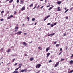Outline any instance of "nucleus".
Listing matches in <instances>:
<instances>
[{"mask_svg":"<svg viewBox=\"0 0 73 73\" xmlns=\"http://www.w3.org/2000/svg\"><path fill=\"white\" fill-rule=\"evenodd\" d=\"M22 65L23 64H19L18 65V66L19 67L18 68H17L15 69V70L16 71V70H18V69H20V68H21V66H22Z\"/></svg>","mask_w":73,"mask_h":73,"instance_id":"1","label":"nucleus"},{"mask_svg":"<svg viewBox=\"0 0 73 73\" xmlns=\"http://www.w3.org/2000/svg\"><path fill=\"white\" fill-rule=\"evenodd\" d=\"M41 65L40 64H38L36 66V68H38V69H39L40 67H41Z\"/></svg>","mask_w":73,"mask_h":73,"instance_id":"2","label":"nucleus"},{"mask_svg":"<svg viewBox=\"0 0 73 73\" xmlns=\"http://www.w3.org/2000/svg\"><path fill=\"white\" fill-rule=\"evenodd\" d=\"M25 9V5H24L21 9V10H22V11H24Z\"/></svg>","mask_w":73,"mask_h":73,"instance_id":"3","label":"nucleus"},{"mask_svg":"<svg viewBox=\"0 0 73 73\" xmlns=\"http://www.w3.org/2000/svg\"><path fill=\"white\" fill-rule=\"evenodd\" d=\"M59 63H60V62H57L56 63V64L54 66V67H57V66L58 65H59Z\"/></svg>","mask_w":73,"mask_h":73,"instance_id":"4","label":"nucleus"},{"mask_svg":"<svg viewBox=\"0 0 73 73\" xmlns=\"http://www.w3.org/2000/svg\"><path fill=\"white\" fill-rule=\"evenodd\" d=\"M20 4H23L24 3V0H21L20 1Z\"/></svg>","mask_w":73,"mask_h":73,"instance_id":"5","label":"nucleus"},{"mask_svg":"<svg viewBox=\"0 0 73 73\" xmlns=\"http://www.w3.org/2000/svg\"><path fill=\"white\" fill-rule=\"evenodd\" d=\"M27 71V70L26 69H24V70H21V72H26Z\"/></svg>","mask_w":73,"mask_h":73,"instance_id":"6","label":"nucleus"},{"mask_svg":"<svg viewBox=\"0 0 73 73\" xmlns=\"http://www.w3.org/2000/svg\"><path fill=\"white\" fill-rule=\"evenodd\" d=\"M34 58L33 57L31 58H30V60L31 61H33V60H34Z\"/></svg>","mask_w":73,"mask_h":73,"instance_id":"7","label":"nucleus"},{"mask_svg":"<svg viewBox=\"0 0 73 73\" xmlns=\"http://www.w3.org/2000/svg\"><path fill=\"white\" fill-rule=\"evenodd\" d=\"M55 34V33H54L52 34H49L48 35V36H53V35H54Z\"/></svg>","mask_w":73,"mask_h":73,"instance_id":"8","label":"nucleus"},{"mask_svg":"<svg viewBox=\"0 0 73 73\" xmlns=\"http://www.w3.org/2000/svg\"><path fill=\"white\" fill-rule=\"evenodd\" d=\"M23 45H24V46H27V44L25 42H23Z\"/></svg>","mask_w":73,"mask_h":73,"instance_id":"9","label":"nucleus"},{"mask_svg":"<svg viewBox=\"0 0 73 73\" xmlns=\"http://www.w3.org/2000/svg\"><path fill=\"white\" fill-rule=\"evenodd\" d=\"M50 53H47V56H46L47 58H48V57H49V55H50Z\"/></svg>","mask_w":73,"mask_h":73,"instance_id":"10","label":"nucleus"},{"mask_svg":"<svg viewBox=\"0 0 73 73\" xmlns=\"http://www.w3.org/2000/svg\"><path fill=\"white\" fill-rule=\"evenodd\" d=\"M60 7H58L57 11H61V9H60Z\"/></svg>","mask_w":73,"mask_h":73,"instance_id":"11","label":"nucleus"},{"mask_svg":"<svg viewBox=\"0 0 73 73\" xmlns=\"http://www.w3.org/2000/svg\"><path fill=\"white\" fill-rule=\"evenodd\" d=\"M57 4H61V1L60 2H56Z\"/></svg>","mask_w":73,"mask_h":73,"instance_id":"12","label":"nucleus"},{"mask_svg":"<svg viewBox=\"0 0 73 73\" xmlns=\"http://www.w3.org/2000/svg\"><path fill=\"white\" fill-rule=\"evenodd\" d=\"M49 47H48L46 50V52H48L49 51Z\"/></svg>","mask_w":73,"mask_h":73,"instance_id":"13","label":"nucleus"},{"mask_svg":"<svg viewBox=\"0 0 73 73\" xmlns=\"http://www.w3.org/2000/svg\"><path fill=\"white\" fill-rule=\"evenodd\" d=\"M22 33V32H21V31H19V32H17V33H18V34H20V35Z\"/></svg>","mask_w":73,"mask_h":73,"instance_id":"14","label":"nucleus"},{"mask_svg":"<svg viewBox=\"0 0 73 73\" xmlns=\"http://www.w3.org/2000/svg\"><path fill=\"white\" fill-rule=\"evenodd\" d=\"M53 7H54V6H53L51 7L50 8L48 9L49 10H51V9H52V8H53Z\"/></svg>","mask_w":73,"mask_h":73,"instance_id":"15","label":"nucleus"},{"mask_svg":"<svg viewBox=\"0 0 73 73\" xmlns=\"http://www.w3.org/2000/svg\"><path fill=\"white\" fill-rule=\"evenodd\" d=\"M13 73H18V71H15L13 72Z\"/></svg>","mask_w":73,"mask_h":73,"instance_id":"16","label":"nucleus"},{"mask_svg":"<svg viewBox=\"0 0 73 73\" xmlns=\"http://www.w3.org/2000/svg\"><path fill=\"white\" fill-rule=\"evenodd\" d=\"M70 64H73V60H71L70 61Z\"/></svg>","mask_w":73,"mask_h":73,"instance_id":"17","label":"nucleus"},{"mask_svg":"<svg viewBox=\"0 0 73 73\" xmlns=\"http://www.w3.org/2000/svg\"><path fill=\"white\" fill-rule=\"evenodd\" d=\"M10 50H11V49H8V50L7 51V53H9V51H10Z\"/></svg>","mask_w":73,"mask_h":73,"instance_id":"18","label":"nucleus"},{"mask_svg":"<svg viewBox=\"0 0 73 73\" xmlns=\"http://www.w3.org/2000/svg\"><path fill=\"white\" fill-rule=\"evenodd\" d=\"M36 7H37V5H36L33 8V9H35V8H36Z\"/></svg>","mask_w":73,"mask_h":73,"instance_id":"19","label":"nucleus"},{"mask_svg":"<svg viewBox=\"0 0 73 73\" xmlns=\"http://www.w3.org/2000/svg\"><path fill=\"white\" fill-rule=\"evenodd\" d=\"M73 70L71 71L70 72H68V73H73Z\"/></svg>","mask_w":73,"mask_h":73,"instance_id":"20","label":"nucleus"},{"mask_svg":"<svg viewBox=\"0 0 73 73\" xmlns=\"http://www.w3.org/2000/svg\"><path fill=\"white\" fill-rule=\"evenodd\" d=\"M33 6V4H31L29 5V7H31Z\"/></svg>","mask_w":73,"mask_h":73,"instance_id":"21","label":"nucleus"},{"mask_svg":"<svg viewBox=\"0 0 73 73\" xmlns=\"http://www.w3.org/2000/svg\"><path fill=\"white\" fill-rule=\"evenodd\" d=\"M69 10L68 9H67L64 12V13H66V12H67Z\"/></svg>","mask_w":73,"mask_h":73,"instance_id":"22","label":"nucleus"},{"mask_svg":"<svg viewBox=\"0 0 73 73\" xmlns=\"http://www.w3.org/2000/svg\"><path fill=\"white\" fill-rule=\"evenodd\" d=\"M64 60L65 59H61L60 60V61H64Z\"/></svg>","mask_w":73,"mask_h":73,"instance_id":"23","label":"nucleus"},{"mask_svg":"<svg viewBox=\"0 0 73 73\" xmlns=\"http://www.w3.org/2000/svg\"><path fill=\"white\" fill-rule=\"evenodd\" d=\"M59 46H60V44H56V47H59Z\"/></svg>","mask_w":73,"mask_h":73,"instance_id":"24","label":"nucleus"},{"mask_svg":"<svg viewBox=\"0 0 73 73\" xmlns=\"http://www.w3.org/2000/svg\"><path fill=\"white\" fill-rule=\"evenodd\" d=\"M13 1V0H11L9 1V3H12V1Z\"/></svg>","mask_w":73,"mask_h":73,"instance_id":"25","label":"nucleus"},{"mask_svg":"<svg viewBox=\"0 0 73 73\" xmlns=\"http://www.w3.org/2000/svg\"><path fill=\"white\" fill-rule=\"evenodd\" d=\"M32 21H35V19L34 18L32 19Z\"/></svg>","mask_w":73,"mask_h":73,"instance_id":"26","label":"nucleus"},{"mask_svg":"<svg viewBox=\"0 0 73 73\" xmlns=\"http://www.w3.org/2000/svg\"><path fill=\"white\" fill-rule=\"evenodd\" d=\"M15 29H19V27H16L15 28Z\"/></svg>","mask_w":73,"mask_h":73,"instance_id":"27","label":"nucleus"},{"mask_svg":"<svg viewBox=\"0 0 73 73\" xmlns=\"http://www.w3.org/2000/svg\"><path fill=\"white\" fill-rule=\"evenodd\" d=\"M50 25L51 26V27H53L54 26V25H53V24H51Z\"/></svg>","mask_w":73,"mask_h":73,"instance_id":"28","label":"nucleus"},{"mask_svg":"<svg viewBox=\"0 0 73 73\" xmlns=\"http://www.w3.org/2000/svg\"><path fill=\"white\" fill-rule=\"evenodd\" d=\"M56 24H57V22H56L54 23V25H56Z\"/></svg>","mask_w":73,"mask_h":73,"instance_id":"29","label":"nucleus"},{"mask_svg":"<svg viewBox=\"0 0 73 73\" xmlns=\"http://www.w3.org/2000/svg\"><path fill=\"white\" fill-rule=\"evenodd\" d=\"M0 20H1V21H4V19H0Z\"/></svg>","mask_w":73,"mask_h":73,"instance_id":"30","label":"nucleus"},{"mask_svg":"<svg viewBox=\"0 0 73 73\" xmlns=\"http://www.w3.org/2000/svg\"><path fill=\"white\" fill-rule=\"evenodd\" d=\"M15 59H13L12 62H14V61H15Z\"/></svg>","mask_w":73,"mask_h":73,"instance_id":"31","label":"nucleus"},{"mask_svg":"<svg viewBox=\"0 0 73 73\" xmlns=\"http://www.w3.org/2000/svg\"><path fill=\"white\" fill-rule=\"evenodd\" d=\"M57 44V42H55L54 43V45H55V44Z\"/></svg>","mask_w":73,"mask_h":73,"instance_id":"32","label":"nucleus"},{"mask_svg":"<svg viewBox=\"0 0 73 73\" xmlns=\"http://www.w3.org/2000/svg\"><path fill=\"white\" fill-rule=\"evenodd\" d=\"M50 23H49L48 24H47V25H50Z\"/></svg>","mask_w":73,"mask_h":73,"instance_id":"33","label":"nucleus"},{"mask_svg":"<svg viewBox=\"0 0 73 73\" xmlns=\"http://www.w3.org/2000/svg\"><path fill=\"white\" fill-rule=\"evenodd\" d=\"M29 19H30L29 17H27V19L28 20V21H29Z\"/></svg>","mask_w":73,"mask_h":73,"instance_id":"34","label":"nucleus"},{"mask_svg":"<svg viewBox=\"0 0 73 73\" xmlns=\"http://www.w3.org/2000/svg\"><path fill=\"white\" fill-rule=\"evenodd\" d=\"M10 18H11V17H13V15H10Z\"/></svg>","mask_w":73,"mask_h":73,"instance_id":"35","label":"nucleus"},{"mask_svg":"<svg viewBox=\"0 0 73 73\" xmlns=\"http://www.w3.org/2000/svg\"><path fill=\"white\" fill-rule=\"evenodd\" d=\"M46 19H47L45 17L44 19V21H45V20H46Z\"/></svg>","mask_w":73,"mask_h":73,"instance_id":"36","label":"nucleus"},{"mask_svg":"<svg viewBox=\"0 0 73 73\" xmlns=\"http://www.w3.org/2000/svg\"><path fill=\"white\" fill-rule=\"evenodd\" d=\"M72 9H73V7H72L71 9H70V11H72Z\"/></svg>","mask_w":73,"mask_h":73,"instance_id":"37","label":"nucleus"},{"mask_svg":"<svg viewBox=\"0 0 73 73\" xmlns=\"http://www.w3.org/2000/svg\"><path fill=\"white\" fill-rule=\"evenodd\" d=\"M9 64H11V62H9V63H8L7 64V65H9Z\"/></svg>","mask_w":73,"mask_h":73,"instance_id":"38","label":"nucleus"},{"mask_svg":"<svg viewBox=\"0 0 73 73\" xmlns=\"http://www.w3.org/2000/svg\"><path fill=\"white\" fill-rule=\"evenodd\" d=\"M66 35L65 33L63 35L64 36H66Z\"/></svg>","mask_w":73,"mask_h":73,"instance_id":"39","label":"nucleus"},{"mask_svg":"<svg viewBox=\"0 0 73 73\" xmlns=\"http://www.w3.org/2000/svg\"><path fill=\"white\" fill-rule=\"evenodd\" d=\"M48 62L50 63V62H52V60H50Z\"/></svg>","mask_w":73,"mask_h":73,"instance_id":"40","label":"nucleus"},{"mask_svg":"<svg viewBox=\"0 0 73 73\" xmlns=\"http://www.w3.org/2000/svg\"><path fill=\"white\" fill-rule=\"evenodd\" d=\"M19 0H17V3H19Z\"/></svg>","mask_w":73,"mask_h":73,"instance_id":"41","label":"nucleus"},{"mask_svg":"<svg viewBox=\"0 0 73 73\" xmlns=\"http://www.w3.org/2000/svg\"><path fill=\"white\" fill-rule=\"evenodd\" d=\"M17 65V63H15V64H14V65H15V66H16Z\"/></svg>","mask_w":73,"mask_h":73,"instance_id":"42","label":"nucleus"},{"mask_svg":"<svg viewBox=\"0 0 73 73\" xmlns=\"http://www.w3.org/2000/svg\"><path fill=\"white\" fill-rule=\"evenodd\" d=\"M39 7H40V6L38 5L36 7V8H37V9H38V8Z\"/></svg>","mask_w":73,"mask_h":73,"instance_id":"43","label":"nucleus"},{"mask_svg":"<svg viewBox=\"0 0 73 73\" xmlns=\"http://www.w3.org/2000/svg\"><path fill=\"white\" fill-rule=\"evenodd\" d=\"M62 53V52H60L59 53V56H60V55Z\"/></svg>","mask_w":73,"mask_h":73,"instance_id":"44","label":"nucleus"},{"mask_svg":"<svg viewBox=\"0 0 73 73\" xmlns=\"http://www.w3.org/2000/svg\"><path fill=\"white\" fill-rule=\"evenodd\" d=\"M68 17H66V19H68Z\"/></svg>","mask_w":73,"mask_h":73,"instance_id":"45","label":"nucleus"},{"mask_svg":"<svg viewBox=\"0 0 73 73\" xmlns=\"http://www.w3.org/2000/svg\"><path fill=\"white\" fill-rule=\"evenodd\" d=\"M50 16V15H48V16H47L46 17V18H48V17H49Z\"/></svg>","mask_w":73,"mask_h":73,"instance_id":"46","label":"nucleus"},{"mask_svg":"<svg viewBox=\"0 0 73 73\" xmlns=\"http://www.w3.org/2000/svg\"><path fill=\"white\" fill-rule=\"evenodd\" d=\"M44 6H42L40 8H41V9H42V8H43Z\"/></svg>","mask_w":73,"mask_h":73,"instance_id":"47","label":"nucleus"},{"mask_svg":"<svg viewBox=\"0 0 73 73\" xmlns=\"http://www.w3.org/2000/svg\"><path fill=\"white\" fill-rule=\"evenodd\" d=\"M50 7V6L49 5H48L47 6H46V8H48V7Z\"/></svg>","mask_w":73,"mask_h":73,"instance_id":"48","label":"nucleus"},{"mask_svg":"<svg viewBox=\"0 0 73 73\" xmlns=\"http://www.w3.org/2000/svg\"><path fill=\"white\" fill-rule=\"evenodd\" d=\"M4 11H1V13H4Z\"/></svg>","mask_w":73,"mask_h":73,"instance_id":"49","label":"nucleus"},{"mask_svg":"<svg viewBox=\"0 0 73 73\" xmlns=\"http://www.w3.org/2000/svg\"><path fill=\"white\" fill-rule=\"evenodd\" d=\"M73 57V54H72V56H71V57L72 58Z\"/></svg>","mask_w":73,"mask_h":73,"instance_id":"50","label":"nucleus"},{"mask_svg":"<svg viewBox=\"0 0 73 73\" xmlns=\"http://www.w3.org/2000/svg\"><path fill=\"white\" fill-rule=\"evenodd\" d=\"M62 48H61L60 49V51H62Z\"/></svg>","mask_w":73,"mask_h":73,"instance_id":"51","label":"nucleus"},{"mask_svg":"<svg viewBox=\"0 0 73 73\" xmlns=\"http://www.w3.org/2000/svg\"><path fill=\"white\" fill-rule=\"evenodd\" d=\"M67 49H68V47H67V46H66V50H67Z\"/></svg>","mask_w":73,"mask_h":73,"instance_id":"52","label":"nucleus"},{"mask_svg":"<svg viewBox=\"0 0 73 73\" xmlns=\"http://www.w3.org/2000/svg\"><path fill=\"white\" fill-rule=\"evenodd\" d=\"M1 50H2L3 51V48H2L1 49Z\"/></svg>","mask_w":73,"mask_h":73,"instance_id":"53","label":"nucleus"},{"mask_svg":"<svg viewBox=\"0 0 73 73\" xmlns=\"http://www.w3.org/2000/svg\"><path fill=\"white\" fill-rule=\"evenodd\" d=\"M37 22H36L35 23L34 25H36V24H37Z\"/></svg>","mask_w":73,"mask_h":73,"instance_id":"54","label":"nucleus"},{"mask_svg":"<svg viewBox=\"0 0 73 73\" xmlns=\"http://www.w3.org/2000/svg\"><path fill=\"white\" fill-rule=\"evenodd\" d=\"M40 71H38V72H37V73H40Z\"/></svg>","mask_w":73,"mask_h":73,"instance_id":"55","label":"nucleus"},{"mask_svg":"<svg viewBox=\"0 0 73 73\" xmlns=\"http://www.w3.org/2000/svg\"><path fill=\"white\" fill-rule=\"evenodd\" d=\"M16 11H14V14H16Z\"/></svg>","mask_w":73,"mask_h":73,"instance_id":"56","label":"nucleus"},{"mask_svg":"<svg viewBox=\"0 0 73 73\" xmlns=\"http://www.w3.org/2000/svg\"><path fill=\"white\" fill-rule=\"evenodd\" d=\"M38 49H41V47H38Z\"/></svg>","mask_w":73,"mask_h":73,"instance_id":"57","label":"nucleus"},{"mask_svg":"<svg viewBox=\"0 0 73 73\" xmlns=\"http://www.w3.org/2000/svg\"><path fill=\"white\" fill-rule=\"evenodd\" d=\"M7 19H10V17H8Z\"/></svg>","mask_w":73,"mask_h":73,"instance_id":"58","label":"nucleus"},{"mask_svg":"<svg viewBox=\"0 0 73 73\" xmlns=\"http://www.w3.org/2000/svg\"><path fill=\"white\" fill-rule=\"evenodd\" d=\"M27 35V33H24V35Z\"/></svg>","mask_w":73,"mask_h":73,"instance_id":"59","label":"nucleus"},{"mask_svg":"<svg viewBox=\"0 0 73 73\" xmlns=\"http://www.w3.org/2000/svg\"><path fill=\"white\" fill-rule=\"evenodd\" d=\"M32 43V41H31L30 42V44H31Z\"/></svg>","mask_w":73,"mask_h":73,"instance_id":"60","label":"nucleus"},{"mask_svg":"<svg viewBox=\"0 0 73 73\" xmlns=\"http://www.w3.org/2000/svg\"><path fill=\"white\" fill-rule=\"evenodd\" d=\"M45 3H46V0H45Z\"/></svg>","mask_w":73,"mask_h":73,"instance_id":"61","label":"nucleus"},{"mask_svg":"<svg viewBox=\"0 0 73 73\" xmlns=\"http://www.w3.org/2000/svg\"><path fill=\"white\" fill-rule=\"evenodd\" d=\"M3 57L1 58V59H3Z\"/></svg>","mask_w":73,"mask_h":73,"instance_id":"62","label":"nucleus"},{"mask_svg":"<svg viewBox=\"0 0 73 73\" xmlns=\"http://www.w3.org/2000/svg\"><path fill=\"white\" fill-rule=\"evenodd\" d=\"M64 9H65V10H66V8H65Z\"/></svg>","mask_w":73,"mask_h":73,"instance_id":"63","label":"nucleus"},{"mask_svg":"<svg viewBox=\"0 0 73 73\" xmlns=\"http://www.w3.org/2000/svg\"><path fill=\"white\" fill-rule=\"evenodd\" d=\"M22 25L23 26H24V24H23Z\"/></svg>","mask_w":73,"mask_h":73,"instance_id":"64","label":"nucleus"}]
</instances>
